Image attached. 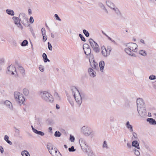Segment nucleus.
<instances>
[{
  "mask_svg": "<svg viewBox=\"0 0 156 156\" xmlns=\"http://www.w3.org/2000/svg\"><path fill=\"white\" fill-rule=\"evenodd\" d=\"M79 142L83 152L87 153L88 156H95L90 147L88 146L84 139L81 138L79 139Z\"/></svg>",
  "mask_w": 156,
  "mask_h": 156,
  "instance_id": "obj_1",
  "label": "nucleus"
},
{
  "mask_svg": "<svg viewBox=\"0 0 156 156\" xmlns=\"http://www.w3.org/2000/svg\"><path fill=\"white\" fill-rule=\"evenodd\" d=\"M127 47L125 49V51L128 55L131 56H135V54L132 52H136L137 45L134 43H129L126 44Z\"/></svg>",
  "mask_w": 156,
  "mask_h": 156,
  "instance_id": "obj_2",
  "label": "nucleus"
},
{
  "mask_svg": "<svg viewBox=\"0 0 156 156\" xmlns=\"http://www.w3.org/2000/svg\"><path fill=\"white\" fill-rule=\"evenodd\" d=\"M71 90L75 101L77 104L80 106L82 102V99L79 90L76 87L74 86L71 87Z\"/></svg>",
  "mask_w": 156,
  "mask_h": 156,
  "instance_id": "obj_3",
  "label": "nucleus"
},
{
  "mask_svg": "<svg viewBox=\"0 0 156 156\" xmlns=\"http://www.w3.org/2000/svg\"><path fill=\"white\" fill-rule=\"evenodd\" d=\"M41 98L45 101L52 103L54 101L52 95L47 91H42L40 93Z\"/></svg>",
  "mask_w": 156,
  "mask_h": 156,
  "instance_id": "obj_4",
  "label": "nucleus"
},
{
  "mask_svg": "<svg viewBox=\"0 0 156 156\" xmlns=\"http://www.w3.org/2000/svg\"><path fill=\"white\" fill-rule=\"evenodd\" d=\"M14 97L16 101L19 104H23L25 98L23 94L19 92L16 91L14 92Z\"/></svg>",
  "mask_w": 156,
  "mask_h": 156,
  "instance_id": "obj_5",
  "label": "nucleus"
},
{
  "mask_svg": "<svg viewBox=\"0 0 156 156\" xmlns=\"http://www.w3.org/2000/svg\"><path fill=\"white\" fill-rule=\"evenodd\" d=\"M20 22L25 26H28L29 25L28 21V18H27L26 14L24 13H20L19 15Z\"/></svg>",
  "mask_w": 156,
  "mask_h": 156,
  "instance_id": "obj_6",
  "label": "nucleus"
},
{
  "mask_svg": "<svg viewBox=\"0 0 156 156\" xmlns=\"http://www.w3.org/2000/svg\"><path fill=\"white\" fill-rule=\"evenodd\" d=\"M89 42L90 46L93 50L96 53H98L100 51L99 45L92 39L90 38L89 40Z\"/></svg>",
  "mask_w": 156,
  "mask_h": 156,
  "instance_id": "obj_7",
  "label": "nucleus"
},
{
  "mask_svg": "<svg viewBox=\"0 0 156 156\" xmlns=\"http://www.w3.org/2000/svg\"><path fill=\"white\" fill-rule=\"evenodd\" d=\"M81 132L85 136H89L92 133V130L87 126H84L81 129Z\"/></svg>",
  "mask_w": 156,
  "mask_h": 156,
  "instance_id": "obj_8",
  "label": "nucleus"
},
{
  "mask_svg": "<svg viewBox=\"0 0 156 156\" xmlns=\"http://www.w3.org/2000/svg\"><path fill=\"white\" fill-rule=\"evenodd\" d=\"M47 147L50 154L52 155L57 152V149L54 147L51 143H49L47 145Z\"/></svg>",
  "mask_w": 156,
  "mask_h": 156,
  "instance_id": "obj_9",
  "label": "nucleus"
},
{
  "mask_svg": "<svg viewBox=\"0 0 156 156\" xmlns=\"http://www.w3.org/2000/svg\"><path fill=\"white\" fill-rule=\"evenodd\" d=\"M83 49L85 54L87 55H89L91 52V49L89 45L87 44H83Z\"/></svg>",
  "mask_w": 156,
  "mask_h": 156,
  "instance_id": "obj_10",
  "label": "nucleus"
},
{
  "mask_svg": "<svg viewBox=\"0 0 156 156\" xmlns=\"http://www.w3.org/2000/svg\"><path fill=\"white\" fill-rule=\"evenodd\" d=\"M137 103V109L144 108L145 107V104L143 99L141 98L138 99L136 101Z\"/></svg>",
  "mask_w": 156,
  "mask_h": 156,
  "instance_id": "obj_11",
  "label": "nucleus"
},
{
  "mask_svg": "<svg viewBox=\"0 0 156 156\" xmlns=\"http://www.w3.org/2000/svg\"><path fill=\"white\" fill-rule=\"evenodd\" d=\"M137 110L139 114L141 117H144L147 116V113L145 107L142 108Z\"/></svg>",
  "mask_w": 156,
  "mask_h": 156,
  "instance_id": "obj_12",
  "label": "nucleus"
},
{
  "mask_svg": "<svg viewBox=\"0 0 156 156\" xmlns=\"http://www.w3.org/2000/svg\"><path fill=\"white\" fill-rule=\"evenodd\" d=\"M101 53L103 56L105 57H107L110 55V51H107L105 47L103 46L101 48Z\"/></svg>",
  "mask_w": 156,
  "mask_h": 156,
  "instance_id": "obj_13",
  "label": "nucleus"
},
{
  "mask_svg": "<svg viewBox=\"0 0 156 156\" xmlns=\"http://www.w3.org/2000/svg\"><path fill=\"white\" fill-rule=\"evenodd\" d=\"M89 75L92 77H94L96 76V73L92 68H89L88 70Z\"/></svg>",
  "mask_w": 156,
  "mask_h": 156,
  "instance_id": "obj_14",
  "label": "nucleus"
},
{
  "mask_svg": "<svg viewBox=\"0 0 156 156\" xmlns=\"http://www.w3.org/2000/svg\"><path fill=\"white\" fill-rule=\"evenodd\" d=\"M4 104L6 106L9 108L11 110H13L12 105L10 101L6 100L5 101Z\"/></svg>",
  "mask_w": 156,
  "mask_h": 156,
  "instance_id": "obj_15",
  "label": "nucleus"
},
{
  "mask_svg": "<svg viewBox=\"0 0 156 156\" xmlns=\"http://www.w3.org/2000/svg\"><path fill=\"white\" fill-rule=\"evenodd\" d=\"M147 121L151 125H156V121L153 118H147Z\"/></svg>",
  "mask_w": 156,
  "mask_h": 156,
  "instance_id": "obj_16",
  "label": "nucleus"
},
{
  "mask_svg": "<svg viewBox=\"0 0 156 156\" xmlns=\"http://www.w3.org/2000/svg\"><path fill=\"white\" fill-rule=\"evenodd\" d=\"M132 146L138 149H140L139 143L136 140H134L132 142Z\"/></svg>",
  "mask_w": 156,
  "mask_h": 156,
  "instance_id": "obj_17",
  "label": "nucleus"
},
{
  "mask_svg": "<svg viewBox=\"0 0 156 156\" xmlns=\"http://www.w3.org/2000/svg\"><path fill=\"white\" fill-rule=\"evenodd\" d=\"M105 65V62L103 61H101L99 63V66L100 69L101 71L102 72L104 68Z\"/></svg>",
  "mask_w": 156,
  "mask_h": 156,
  "instance_id": "obj_18",
  "label": "nucleus"
},
{
  "mask_svg": "<svg viewBox=\"0 0 156 156\" xmlns=\"http://www.w3.org/2000/svg\"><path fill=\"white\" fill-rule=\"evenodd\" d=\"M126 125V127L129 129L130 132H133V126L131 125L130 124L129 121L127 122Z\"/></svg>",
  "mask_w": 156,
  "mask_h": 156,
  "instance_id": "obj_19",
  "label": "nucleus"
},
{
  "mask_svg": "<svg viewBox=\"0 0 156 156\" xmlns=\"http://www.w3.org/2000/svg\"><path fill=\"white\" fill-rule=\"evenodd\" d=\"M7 71L9 72L15 71L16 72V68L13 65H10L7 68Z\"/></svg>",
  "mask_w": 156,
  "mask_h": 156,
  "instance_id": "obj_20",
  "label": "nucleus"
},
{
  "mask_svg": "<svg viewBox=\"0 0 156 156\" xmlns=\"http://www.w3.org/2000/svg\"><path fill=\"white\" fill-rule=\"evenodd\" d=\"M90 65L92 68L94 69H97L98 67V64L94 61L92 63H90Z\"/></svg>",
  "mask_w": 156,
  "mask_h": 156,
  "instance_id": "obj_21",
  "label": "nucleus"
},
{
  "mask_svg": "<svg viewBox=\"0 0 156 156\" xmlns=\"http://www.w3.org/2000/svg\"><path fill=\"white\" fill-rule=\"evenodd\" d=\"M106 3L108 6L110 8L112 9L113 7H115L114 4L109 1H106Z\"/></svg>",
  "mask_w": 156,
  "mask_h": 156,
  "instance_id": "obj_22",
  "label": "nucleus"
},
{
  "mask_svg": "<svg viewBox=\"0 0 156 156\" xmlns=\"http://www.w3.org/2000/svg\"><path fill=\"white\" fill-rule=\"evenodd\" d=\"M42 57L44 62H50V60L48 58L47 55L45 53H43Z\"/></svg>",
  "mask_w": 156,
  "mask_h": 156,
  "instance_id": "obj_23",
  "label": "nucleus"
},
{
  "mask_svg": "<svg viewBox=\"0 0 156 156\" xmlns=\"http://www.w3.org/2000/svg\"><path fill=\"white\" fill-rule=\"evenodd\" d=\"M47 123L49 125L52 126L55 123L54 120L51 119H48L46 121Z\"/></svg>",
  "mask_w": 156,
  "mask_h": 156,
  "instance_id": "obj_24",
  "label": "nucleus"
},
{
  "mask_svg": "<svg viewBox=\"0 0 156 156\" xmlns=\"http://www.w3.org/2000/svg\"><path fill=\"white\" fill-rule=\"evenodd\" d=\"M13 20H14V23L16 25V24L20 22V18L16 16H13L12 18Z\"/></svg>",
  "mask_w": 156,
  "mask_h": 156,
  "instance_id": "obj_25",
  "label": "nucleus"
},
{
  "mask_svg": "<svg viewBox=\"0 0 156 156\" xmlns=\"http://www.w3.org/2000/svg\"><path fill=\"white\" fill-rule=\"evenodd\" d=\"M112 9L114 11L115 13L118 16L120 15H121V13L119 10L118 8L116 7L115 6L113 7Z\"/></svg>",
  "mask_w": 156,
  "mask_h": 156,
  "instance_id": "obj_26",
  "label": "nucleus"
},
{
  "mask_svg": "<svg viewBox=\"0 0 156 156\" xmlns=\"http://www.w3.org/2000/svg\"><path fill=\"white\" fill-rule=\"evenodd\" d=\"M6 12L9 15L13 16L15 14L13 11L12 10L7 9L6 10Z\"/></svg>",
  "mask_w": 156,
  "mask_h": 156,
  "instance_id": "obj_27",
  "label": "nucleus"
},
{
  "mask_svg": "<svg viewBox=\"0 0 156 156\" xmlns=\"http://www.w3.org/2000/svg\"><path fill=\"white\" fill-rule=\"evenodd\" d=\"M139 54L143 56H145L147 55V53L145 50H141L139 51Z\"/></svg>",
  "mask_w": 156,
  "mask_h": 156,
  "instance_id": "obj_28",
  "label": "nucleus"
},
{
  "mask_svg": "<svg viewBox=\"0 0 156 156\" xmlns=\"http://www.w3.org/2000/svg\"><path fill=\"white\" fill-rule=\"evenodd\" d=\"M21 154L23 156H30L29 152L26 150L22 151Z\"/></svg>",
  "mask_w": 156,
  "mask_h": 156,
  "instance_id": "obj_29",
  "label": "nucleus"
},
{
  "mask_svg": "<svg viewBox=\"0 0 156 156\" xmlns=\"http://www.w3.org/2000/svg\"><path fill=\"white\" fill-rule=\"evenodd\" d=\"M35 132L34 133L40 135L41 136H43L44 135V133L41 131H39L37 130V129L36 130H34Z\"/></svg>",
  "mask_w": 156,
  "mask_h": 156,
  "instance_id": "obj_30",
  "label": "nucleus"
},
{
  "mask_svg": "<svg viewBox=\"0 0 156 156\" xmlns=\"http://www.w3.org/2000/svg\"><path fill=\"white\" fill-rule=\"evenodd\" d=\"M102 147L103 148H106V149H108L109 148V147L107 144V142L105 140L103 142Z\"/></svg>",
  "mask_w": 156,
  "mask_h": 156,
  "instance_id": "obj_31",
  "label": "nucleus"
},
{
  "mask_svg": "<svg viewBox=\"0 0 156 156\" xmlns=\"http://www.w3.org/2000/svg\"><path fill=\"white\" fill-rule=\"evenodd\" d=\"M67 100L69 101V103L72 106H73L74 105L73 101L71 99L70 97L67 96Z\"/></svg>",
  "mask_w": 156,
  "mask_h": 156,
  "instance_id": "obj_32",
  "label": "nucleus"
},
{
  "mask_svg": "<svg viewBox=\"0 0 156 156\" xmlns=\"http://www.w3.org/2000/svg\"><path fill=\"white\" fill-rule=\"evenodd\" d=\"M28 44V41L26 40H25L21 43V45L22 46H25Z\"/></svg>",
  "mask_w": 156,
  "mask_h": 156,
  "instance_id": "obj_33",
  "label": "nucleus"
},
{
  "mask_svg": "<svg viewBox=\"0 0 156 156\" xmlns=\"http://www.w3.org/2000/svg\"><path fill=\"white\" fill-rule=\"evenodd\" d=\"M62 135V133L58 131H57L55 132L54 136L55 137H60Z\"/></svg>",
  "mask_w": 156,
  "mask_h": 156,
  "instance_id": "obj_34",
  "label": "nucleus"
},
{
  "mask_svg": "<svg viewBox=\"0 0 156 156\" xmlns=\"http://www.w3.org/2000/svg\"><path fill=\"white\" fill-rule=\"evenodd\" d=\"M83 33L86 37H88L89 36L90 34L89 33V32L86 30H83Z\"/></svg>",
  "mask_w": 156,
  "mask_h": 156,
  "instance_id": "obj_35",
  "label": "nucleus"
},
{
  "mask_svg": "<svg viewBox=\"0 0 156 156\" xmlns=\"http://www.w3.org/2000/svg\"><path fill=\"white\" fill-rule=\"evenodd\" d=\"M23 93L25 96H27L29 93L28 90L26 88H25L23 90Z\"/></svg>",
  "mask_w": 156,
  "mask_h": 156,
  "instance_id": "obj_36",
  "label": "nucleus"
},
{
  "mask_svg": "<svg viewBox=\"0 0 156 156\" xmlns=\"http://www.w3.org/2000/svg\"><path fill=\"white\" fill-rule=\"evenodd\" d=\"M4 62V59L2 58L0 59V71L2 70V68L1 67V66L3 64Z\"/></svg>",
  "mask_w": 156,
  "mask_h": 156,
  "instance_id": "obj_37",
  "label": "nucleus"
},
{
  "mask_svg": "<svg viewBox=\"0 0 156 156\" xmlns=\"http://www.w3.org/2000/svg\"><path fill=\"white\" fill-rule=\"evenodd\" d=\"M79 36L82 41H86L85 38L82 34H79Z\"/></svg>",
  "mask_w": 156,
  "mask_h": 156,
  "instance_id": "obj_38",
  "label": "nucleus"
},
{
  "mask_svg": "<svg viewBox=\"0 0 156 156\" xmlns=\"http://www.w3.org/2000/svg\"><path fill=\"white\" fill-rule=\"evenodd\" d=\"M149 79L150 80L156 79V76L154 75H151L149 76Z\"/></svg>",
  "mask_w": 156,
  "mask_h": 156,
  "instance_id": "obj_39",
  "label": "nucleus"
},
{
  "mask_svg": "<svg viewBox=\"0 0 156 156\" xmlns=\"http://www.w3.org/2000/svg\"><path fill=\"white\" fill-rule=\"evenodd\" d=\"M134 153L135 154L136 156H139L140 155V153L139 151L137 150H134Z\"/></svg>",
  "mask_w": 156,
  "mask_h": 156,
  "instance_id": "obj_40",
  "label": "nucleus"
},
{
  "mask_svg": "<svg viewBox=\"0 0 156 156\" xmlns=\"http://www.w3.org/2000/svg\"><path fill=\"white\" fill-rule=\"evenodd\" d=\"M44 67L42 65H40L39 66V69L40 71L41 72H44Z\"/></svg>",
  "mask_w": 156,
  "mask_h": 156,
  "instance_id": "obj_41",
  "label": "nucleus"
},
{
  "mask_svg": "<svg viewBox=\"0 0 156 156\" xmlns=\"http://www.w3.org/2000/svg\"><path fill=\"white\" fill-rule=\"evenodd\" d=\"M69 152H74L76 151V149H74V147L72 146L71 147L69 148L68 149Z\"/></svg>",
  "mask_w": 156,
  "mask_h": 156,
  "instance_id": "obj_42",
  "label": "nucleus"
},
{
  "mask_svg": "<svg viewBox=\"0 0 156 156\" xmlns=\"http://www.w3.org/2000/svg\"><path fill=\"white\" fill-rule=\"evenodd\" d=\"M52 156H62L61 154L58 150L56 153H55L54 154L52 155Z\"/></svg>",
  "mask_w": 156,
  "mask_h": 156,
  "instance_id": "obj_43",
  "label": "nucleus"
},
{
  "mask_svg": "<svg viewBox=\"0 0 156 156\" xmlns=\"http://www.w3.org/2000/svg\"><path fill=\"white\" fill-rule=\"evenodd\" d=\"M54 17L57 20H58L60 21H61V19L59 18V17L58 16V15L57 14H55L54 15Z\"/></svg>",
  "mask_w": 156,
  "mask_h": 156,
  "instance_id": "obj_44",
  "label": "nucleus"
},
{
  "mask_svg": "<svg viewBox=\"0 0 156 156\" xmlns=\"http://www.w3.org/2000/svg\"><path fill=\"white\" fill-rule=\"evenodd\" d=\"M16 25L21 30H22L23 29V26L21 24L20 22H19V23H17V24H16Z\"/></svg>",
  "mask_w": 156,
  "mask_h": 156,
  "instance_id": "obj_45",
  "label": "nucleus"
},
{
  "mask_svg": "<svg viewBox=\"0 0 156 156\" xmlns=\"http://www.w3.org/2000/svg\"><path fill=\"white\" fill-rule=\"evenodd\" d=\"M19 69L20 71V72L22 73H24L25 70L21 66H19Z\"/></svg>",
  "mask_w": 156,
  "mask_h": 156,
  "instance_id": "obj_46",
  "label": "nucleus"
},
{
  "mask_svg": "<svg viewBox=\"0 0 156 156\" xmlns=\"http://www.w3.org/2000/svg\"><path fill=\"white\" fill-rule=\"evenodd\" d=\"M99 6L102 9H105V7L104 5L101 3H100L99 4Z\"/></svg>",
  "mask_w": 156,
  "mask_h": 156,
  "instance_id": "obj_47",
  "label": "nucleus"
},
{
  "mask_svg": "<svg viewBox=\"0 0 156 156\" xmlns=\"http://www.w3.org/2000/svg\"><path fill=\"white\" fill-rule=\"evenodd\" d=\"M48 49L50 51H52V46L51 44H50V43L49 42H48Z\"/></svg>",
  "mask_w": 156,
  "mask_h": 156,
  "instance_id": "obj_48",
  "label": "nucleus"
},
{
  "mask_svg": "<svg viewBox=\"0 0 156 156\" xmlns=\"http://www.w3.org/2000/svg\"><path fill=\"white\" fill-rule=\"evenodd\" d=\"M69 140L71 142H74L75 140V138L73 136L70 135V136Z\"/></svg>",
  "mask_w": 156,
  "mask_h": 156,
  "instance_id": "obj_49",
  "label": "nucleus"
},
{
  "mask_svg": "<svg viewBox=\"0 0 156 156\" xmlns=\"http://www.w3.org/2000/svg\"><path fill=\"white\" fill-rule=\"evenodd\" d=\"M41 32L42 35L46 34V31L45 29L44 28H42L41 29Z\"/></svg>",
  "mask_w": 156,
  "mask_h": 156,
  "instance_id": "obj_50",
  "label": "nucleus"
},
{
  "mask_svg": "<svg viewBox=\"0 0 156 156\" xmlns=\"http://www.w3.org/2000/svg\"><path fill=\"white\" fill-rule=\"evenodd\" d=\"M29 21L30 23H33L34 20L33 17L32 16H30L29 19Z\"/></svg>",
  "mask_w": 156,
  "mask_h": 156,
  "instance_id": "obj_51",
  "label": "nucleus"
},
{
  "mask_svg": "<svg viewBox=\"0 0 156 156\" xmlns=\"http://www.w3.org/2000/svg\"><path fill=\"white\" fill-rule=\"evenodd\" d=\"M43 35V38L44 41H45L47 39V37L46 34Z\"/></svg>",
  "mask_w": 156,
  "mask_h": 156,
  "instance_id": "obj_52",
  "label": "nucleus"
},
{
  "mask_svg": "<svg viewBox=\"0 0 156 156\" xmlns=\"http://www.w3.org/2000/svg\"><path fill=\"white\" fill-rule=\"evenodd\" d=\"M132 132V134L133 136L135 138H137V136L136 133L135 132Z\"/></svg>",
  "mask_w": 156,
  "mask_h": 156,
  "instance_id": "obj_53",
  "label": "nucleus"
},
{
  "mask_svg": "<svg viewBox=\"0 0 156 156\" xmlns=\"http://www.w3.org/2000/svg\"><path fill=\"white\" fill-rule=\"evenodd\" d=\"M110 120L111 122H113L115 121V118L113 116H111L110 118Z\"/></svg>",
  "mask_w": 156,
  "mask_h": 156,
  "instance_id": "obj_54",
  "label": "nucleus"
},
{
  "mask_svg": "<svg viewBox=\"0 0 156 156\" xmlns=\"http://www.w3.org/2000/svg\"><path fill=\"white\" fill-rule=\"evenodd\" d=\"M30 31L33 35V36L34 37H35V34L34 32V30H33V29H30Z\"/></svg>",
  "mask_w": 156,
  "mask_h": 156,
  "instance_id": "obj_55",
  "label": "nucleus"
},
{
  "mask_svg": "<svg viewBox=\"0 0 156 156\" xmlns=\"http://www.w3.org/2000/svg\"><path fill=\"white\" fill-rule=\"evenodd\" d=\"M127 146L128 148L130 149L131 148V146H132V145H131L130 143H128L127 144Z\"/></svg>",
  "mask_w": 156,
  "mask_h": 156,
  "instance_id": "obj_56",
  "label": "nucleus"
},
{
  "mask_svg": "<svg viewBox=\"0 0 156 156\" xmlns=\"http://www.w3.org/2000/svg\"><path fill=\"white\" fill-rule=\"evenodd\" d=\"M0 151L1 153H3L4 152V149L3 147L1 146H0Z\"/></svg>",
  "mask_w": 156,
  "mask_h": 156,
  "instance_id": "obj_57",
  "label": "nucleus"
},
{
  "mask_svg": "<svg viewBox=\"0 0 156 156\" xmlns=\"http://www.w3.org/2000/svg\"><path fill=\"white\" fill-rule=\"evenodd\" d=\"M9 139V136L7 135H5L4 136V139L6 141Z\"/></svg>",
  "mask_w": 156,
  "mask_h": 156,
  "instance_id": "obj_58",
  "label": "nucleus"
},
{
  "mask_svg": "<svg viewBox=\"0 0 156 156\" xmlns=\"http://www.w3.org/2000/svg\"><path fill=\"white\" fill-rule=\"evenodd\" d=\"M14 128L16 129V132L18 134V135L19 134V130L18 129H16L15 127Z\"/></svg>",
  "mask_w": 156,
  "mask_h": 156,
  "instance_id": "obj_59",
  "label": "nucleus"
},
{
  "mask_svg": "<svg viewBox=\"0 0 156 156\" xmlns=\"http://www.w3.org/2000/svg\"><path fill=\"white\" fill-rule=\"evenodd\" d=\"M6 142L10 145H11L12 144V142L9 140L6 141Z\"/></svg>",
  "mask_w": 156,
  "mask_h": 156,
  "instance_id": "obj_60",
  "label": "nucleus"
},
{
  "mask_svg": "<svg viewBox=\"0 0 156 156\" xmlns=\"http://www.w3.org/2000/svg\"><path fill=\"white\" fill-rule=\"evenodd\" d=\"M107 51H110V53L112 49L111 47L108 48L106 49Z\"/></svg>",
  "mask_w": 156,
  "mask_h": 156,
  "instance_id": "obj_61",
  "label": "nucleus"
},
{
  "mask_svg": "<svg viewBox=\"0 0 156 156\" xmlns=\"http://www.w3.org/2000/svg\"><path fill=\"white\" fill-rule=\"evenodd\" d=\"M56 108L57 109H59L60 108V106L58 104H56Z\"/></svg>",
  "mask_w": 156,
  "mask_h": 156,
  "instance_id": "obj_62",
  "label": "nucleus"
},
{
  "mask_svg": "<svg viewBox=\"0 0 156 156\" xmlns=\"http://www.w3.org/2000/svg\"><path fill=\"white\" fill-rule=\"evenodd\" d=\"M140 42H141V43H143V44H145L144 40H143L142 39H141L140 40Z\"/></svg>",
  "mask_w": 156,
  "mask_h": 156,
  "instance_id": "obj_63",
  "label": "nucleus"
},
{
  "mask_svg": "<svg viewBox=\"0 0 156 156\" xmlns=\"http://www.w3.org/2000/svg\"><path fill=\"white\" fill-rule=\"evenodd\" d=\"M52 129L51 127H49L48 128V130H49V132H50L51 133H52Z\"/></svg>",
  "mask_w": 156,
  "mask_h": 156,
  "instance_id": "obj_64",
  "label": "nucleus"
}]
</instances>
